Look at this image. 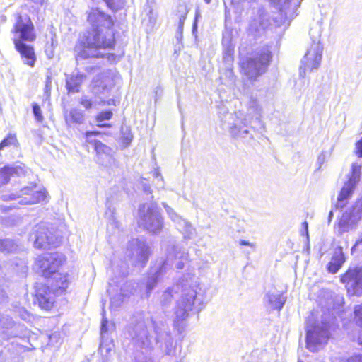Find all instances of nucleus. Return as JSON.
I'll list each match as a JSON object with an SVG mask.
<instances>
[{
    "label": "nucleus",
    "mask_w": 362,
    "mask_h": 362,
    "mask_svg": "<svg viewBox=\"0 0 362 362\" xmlns=\"http://www.w3.org/2000/svg\"><path fill=\"white\" fill-rule=\"evenodd\" d=\"M87 20L93 30L78 40L74 47L76 60L105 57V55L110 59L112 54L103 53L101 50L112 49L115 45L112 18L98 8H92L88 12Z\"/></svg>",
    "instance_id": "obj_1"
},
{
    "label": "nucleus",
    "mask_w": 362,
    "mask_h": 362,
    "mask_svg": "<svg viewBox=\"0 0 362 362\" xmlns=\"http://www.w3.org/2000/svg\"><path fill=\"white\" fill-rule=\"evenodd\" d=\"M64 261V256L59 252L43 254L35 261L36 272L47 279L46 284L56 295L64 293L68 286L66 276L58 272Z\"/></svg>",
    "instance_id": "obj_2"
},
{
    "label": "nucleus",
    "mask_w": 362,
    "mask_h": 362,
    "mask_svg": "<svg viewBox=\"0 0 362 362\" xmlns=\"http://www.w3.org/2000/svg\"><path fill=\"white\" fill-rule=\"evenodd\" d=\"M188 253L179 245L170 243L166 248V259H158L146 281V293L148 295L156 284L163 281L167 273L175 264L177 269H182L188 262Z\"/></svg>",
    "instance_id": "obj_3"
},
{
    "label": "nucleus",
    "mask_w": 362,
    "mask_h": 362,
    "mask_svg": "<svg viewBox=\"0 0 362 362\" xmlns=\"http://www.w3.org/2000/svg\"><path fill=\"white\" fill-rule=\"evenodd\" d=\"M37 180V175L33 172L32 175L22 174L19 177V182L28 185L18 192L2 194V200H18L21 205H32L44 201L46 199V192L39 187Z\"/></svg>",
    "instance_id": "obj_4"
},
{
    "label": "nucleus",
    "mask_w": 362,
    "mask_h": 362,
    "mask_svg": "<svg viewBox=\"0 0 362 362\" xmlns=\"http://www.w3.org/2000/svg\"><path fill=\"white\" fill-rule=\"evenodd\" d=\"M303 0H273V33L281 38L298 15Z\"/></svg>",
    "instance_id": "obj_5"
},
{
    "label": "nucleus",
    "mask_w": 362,
    "mask_h": 362,
    "mask_svg": "<svg viewBox=\"0 0 362 362\" xmlns=\"http://www.w3.org/2000/svg\"><path fill=\"white\" fill-rule=\"evenodd\" d=\"M323 47L317 37L313 39L311 44L307 48L305 54L300 60L299 66V81H296L294 87L301 90L308 85L305 76L307 71L317 70L321 64L322 59Z\"/></svg>",
    "instance_id": "obj_6"
},
{
    "label": "nucleus",
    "mask_w": 362,
    "mask_h": 362,
    "mask_svg": "<svg viewBox=\"0 0 362 362\" xmlns=\"http://www.w3.org/2000/svg\"><path fill=\"white\" fill-rule=\"evenodd\" d=\"M138 223L151 233L161 231L163 221L156 204L146 203L139 206Z\"/></svg>",
    "instance_id": "obj_7"
},
{
    "label": "nucleus",
    "mask_w": 362,
    "mask_h": 362,
    "mask_svg": "<svg viewBox=\"0 0 362 362\" xmlns=\"http://www.w3.org/2000/svg\"><path fill=\"white\" fill-rule=\"evenodd\" d=\"M13 43L33 42L36 38L34 25L26 13L13 14V25L11 29Z\"/></svg>",
    "instance_id": "obj_8"
},
{
    "label": "nucleus",
    "mask_w": 362,
    "mask_h": 362,
    "mask_svg": "<svg viewBox=\"0 0 362 362\" xmlns=\"http://www.w3.org/2000/svg\"><path fill=\"white\" fill-rule=\"evenodd\" d=\"M271 47H263L255 58L247 59L241 64L242 71L250 79H255L267 69L271 57Z\"/></svg>",
    "instance_id": "obj_9"
},
{
    "label": "nucleus",
    "mask_w": 362,
    "mask_h": 362,
    "mask_svg": "<svg viewBox=\"0 0 362 362\" xmlns=\"http://www.w3.org/2000/svg\"><path fill=\"white\" fill-rule=\"evenodd\" d=\"M197 296V291L193 288H185L182 291L180 298L177 302L175 310L174 326L179 332L185 328L184 322L188 317L189 312L193 309Z\"/></svg>",
    "instance_id": "obj_10"
},
{
    "label": "nucleus",
    "mask_w": 362,
    "mask_h": 362,
    "mask_svg": "<svg viewBox=\"0 0 362 362\" xmlns=\"http://www.w3.org/2000/svg\"><path fill=\"white\" fill-rule=\"evenodd\" d=\"M30 238L33 240L35 247L45 250L49 247H57L61 243L60 238L44 223L35 226Z\"/></svg>",
    "instance_id": "obj_11"
},
{
    "label": "nucleus",
    "mask_w": 362,
    "mask_h": 362,
    "mask_svg": "<svg viewBox=\"0 0 362 362\" xmlns=\"http://www.w3.org/2000/svg\"><path fill=\"white\" fill-rule=\"evenodd\" d=\"M120 80L119 75L112 70H106L97 75L92 82V90L95 95L107 96Z\"/></svg>",
    "instance_id": "obj_12"
},
{
    "label": "nucleus",
    "mask_w": 362,
    "mask_h": 362,
    "mask_svg": "<svg viewBox=\"0 0 362 362\" xmlns=\"http://www.w3.org/2000/svg\"><path fill=\"white\" fill-rule=\"evenodd\" d=\"M361 165L354 163L350 173L346 175L347 181L344 183L337 198L336 206L343 208L347 203L361 178Z\"/></svg>",
    "instance_id": "obj_13"
},
{
    "label": "nucleus",
    "mask_w": 362,
    "mask_h": 362,
    "mask_svg": "<svg viewBox=\"0 0 362 362\" xmlns=\"http://www.w3.org/2000/svg\"><path fill=\"white\" fill-rule=\"evenodd\" d=\"M362 218V197L357 200L354 206L347 209L341 216L338 223L340 234L347 233L356 228Z\"/></svg>",
    "instance_id": "obj_14"
},
{
    "label": "nucleus",
    "mask_w": 362,
    "mask_h": 362,
    "mask_svg": "<svg viewBox=\"0 0 362 362\" xmlns=\"http://www.w3.org/2000/svg\"><path fill=\"white\" fill-rule=\"evenodd\" d=\"M329 333L327 325H317L308 327L306 336L307 348L313 351H317L327 343Z\"/></svg>",
    "instance_id": "obj_15"
},
{
    "label": "nucleus",
    "mask_w": 362,
    "mask_h": 362,
    "mask_svg": "<svg viewBox=\"0 0 362 362\" xmlns=\"http://www.w3.org/2000/svg\"><path fill=\"white\" fill-rule=\"evenodd\" d=\"M169 218L175 223L177 230L183 235L185 240H191L196 235V229L188 221L182 218L167 204L163 203Z\"/></svg>",
    "instance_id": "obj_16"
},
{
    "label": "nucleus",
    "mask_w": 362,
    "mask_h": 362,
    "mask_svg": "<svg viewBox=\"0 0 362 362\" xmlns=\"http://www.w3.org/2000/svg\"><path fill=\"white\" fill-rule=\"evenodd\" d=\"M129 250L131 252V258L135 264L144 267L150 255L149 247L144 240L133 239L129 243Z\"/></svg>",
    "instance_id": "obj_17"
},
{
    "label": "nucleus",
    "mask_w": 362,
    "mask_h": 362,
    "mask_svg": "<svg viewBox=\"0 0 362 362\" xmlns=\"http://www.w3.org/2000/svg\"><path fill=\"white\" fill-rule=\"evenodd\" d=\"M346 284L349 293L355 296L362 295V268L349 270L341 278Z\"/></svg>",
    "instance_id": "obj_18"
},
{
    "label": "nucleus",
    "mask_w": 362,
    "mask_h": 362,
    "mask_svg": "<svg viewBox=\"0 0 362 362\" xmlns=\"http://www.w3.org/2000/svg\"><path fill=\"white\" fill-rule=\"evenodd\" d=\"M35 303H37L42 309L49 310L54 304L56 295L47 284H37Z\"/></svg>",
    "instance_id": "obj_19"
},
{
    "label": "nucleus",
    "mask_w": 362,
    "mask_h": 362,
    "mask_svg": "<svg viewBox=\"0 0 362 362\" xmlns=\"http://www.w3.org/2000/svg\"><path fill=\"white\" fill-rule=\"evenodd\" d=\"M22 174L32 175V170L22 163L15 166L4 167L0 169V187L8 183L11 177H20Z\"/></svg>",
    "instance_id": "obj_20"
},
{
    "label": "nucleus",
    "mask_w": 362,
    "mask_h": 362,
    "mask_svg": "<svg viewBox=\"0 0 362 362\" xmlns=\"http://www.w3.org/2000/svg\"><path fill=\"white\" fill-rule=\"evenodd\" d=\"M228 118L233 121V123L228 122V128L230 134L235 138L247 139L250 134L248 129H245V123H244L237 115L228 114Z\"/></svg>",
    "instance_id": "obj_21"
},
{
    "label": "nucleus",
    "mask_w": 362,
    "mask_h": 362,
    "mask_svg": "<svg viewBox=\"0 0 362 362\" xmlns=\"http://www.w3.org/2000/svg\"><path fill=\"white\" fill-rule=\"evenodd\" d=\"M14 45L16 49L20 53L23 63L33 67L36 62L33 47L25 44V42L14 43Z\"/></svg>",
    "instance_id": "obj_22"
},
{
    "label": "nucleus",
    "mask_w": 362,
    "mask_h": 362,
    "mask_svg": "<svg viewBox=\"0 0 362 362\" xmlns=\"http://www.w3.org/2000/svg\"><path fill=\"white\" fill-rule=\"evenodd\" d=\"M345 262V257L341 247H337L333 253L327 269L332 274L337 273Z\"/></svg>",
    "instance_id": "obj_23"
},
{
    "label": "nucleus",
    "mask_w": 362,
    "mask_h": 362,
    "mask_svg": "<svg viewBox=\"0 0 362 362\" xmlns=\"http://www.w3.org/2000/svg\"><path fill=\"white\" fill-rule=\"evenodd\" d=\"M188 8L185 4H180L175 11V15L178 18V25L177 29L176 37L177 39L182 37L183 26L188 13Z\"/></svg>",
    "instance_id": "obj_24"
},
{
    "label": "nucleus",
    "mask_w": 362,
    "mask_h": 362,
    "mask_svg": "<svg viewBox=\"0 0 362 362\" xmlns=\"http://www.w3.org/2000/svg\"><path fill=\"white\" fill-rule=\"evenodd\" d=\"M86 76L83 74L77 73L72 74L66 78V88L70 93H77L79 91V87L85 79Z\"/></svg>",
    "instance_id": "obj_25"
},
{
    "label": "nucleus",
    "mask_w": 362,
    "mask_h": 362,
    "mask_svg": "<svg viewBox=\"0 0 362 362\" xmlns=\"http://www.w3.org/2000/svg\"><path fill=\"white\" fill-rule=\"evenodd\" d=\"M64 118L68 125L71 124H81L84 119V115L82 110L78 108H72L69 112H64Z\"/></svg>",
    "instance_id": "obj_26"
},
{
    "label": "nucleus",
    "mask_w": 362,
    "mask_h": 362,
    "mask_svg": "<svg viewBox=\"0 0 362 362\" xmlns=\"http://www.w3.org/2000/svg\"><path fill=\"white\" fill-rule=\"evenodd\" d=\"M15 327L16 323L10 316L0 314V327L7 331L10 330L7 339L17 336V332L14 330Z\"/></svg>",
    "instance_id": "obj_27"
},
{
    "label": "nucleus",
    "mask_w": 362,
    "mask_h": 362,
    "mask_svg": "<svg viewBox=\"0 0 362 362\" xmlns=\"http://www.w3.org/2000/svg\"><path fill=\"white\" fill-rule=\"evenodd\" d=\"M114 347L112 340L102 339L99 351L102 356V362H109Z\"/></svg>",
    "instance_id": "obj_28"
},
{
    "label": "nucleus",
    "mask_w": 362,
    "mask_h": 362,
    "mask_svg": "<svg viewBox=\"0 0 362 362\" xmlns=\"http://www.w3.org/2000/svg\"><path fill=\"white\" fill-rule=\"evenodd\" d=\"M17 243L10 238H0V252L4 254H11L17 252Z\"/></svg>",
    "instance_id": "obj_29"
},
{
    "label": "nucleus",
    "mask_w": 362,
    "mask_h": 362,
    "mask_svg": "<svg viewBox=\"0 0 362 362\" xmlns=\"http://www.w3.org/2000/svg\"><path fill=\"white\" fill-rule=\"evenodd\" d=\"M57 44L56 35H54L51 37L50 42H47L45 48V52L48 59H51L54 57V49L57 46Z\"/></svg>",
    "instance_id": "obj_30"
},
{
    "label": "nucleus",
    "mask_w": 362,
    "mask_h": 362,
    "mask_svg": "<svg viewBox=\"0 0 362 362\" xmlns=\"http://www.w3.org/2000/svg\"><path fill=\"white\" fill-rule=\"evenodd\" d=\"M107 6L113 11L122 9L125 5L124 0H103Z\"/></svg>",
    "instance_id": "obj_31"
},
{
    "label": "nucleus",
    "mask_w": 362,
    "mask_h": 362,
    "mask_svg": "<svg viewBox=\"0 0 362 362\" xmlns=\"http://www.w3.org/2000/svg\"><path fill=\"white\" fill-rule=\"evenodd\" d=\"M222 44L225 47V52L228 55H231L233 51V47L231 45V37L229 33H224L223 35Z\"/></svg>",
    "instance_id": "obj_32"
},
{
    "label": "nucleus",
    "mask_w": 362,
    "mask_h": 362,
    "mask_svg": "<svg viewBox=\"0 0 362 362\" xmlns=\"http://www.w3.org/2000/svg\"><path fill=\"white\" fill-rule=\"evenodd\" d=\"M94 148L98 156H102L103 154L109 155L110 153V148L100 141H95Z\"/></svg>",
    "instance_id": "obj_33"
},
{
    "label": "nucleus",
    "mask_w": 362,
    "mask_h": 362,
    "mask_svg": "<svg viewBox=\"0 0 362 362\" xmlns=\"http://www.w3.org/2000/svg\"><path fill=\"white\" fill-rule=\"evenodd\" d=\"M173 298V289L168 288L161 296L160 303L163 306H167Z\"/></svg>",
    "instance_id": "obj_34"
},
{
    "label": "nucleus",
    "mask_w": 362,
    "mask_h": 362,
    "mask_svg": "<svg viewBox=\"0 0 362 362\" xmlns=\"http://www.w3.org/2000/svg\"><path fill=\"white\" fill-rule=\"evenodd\" d=\"M274 298L275 299L273 300V309H281L286 302V297L281 293L276 295Z\"/></svg>",
    "instance_id": "obj_35"
},
{
    "label": "nucleus",
    "mask_w": 362,
    "mask_h": 362,
    "mask_svg": "<svg viewBox=\"0 0 362 362\" xmlns=\"http://www.w3.org/2000/svg\"><path fill=\"white\" fill-rule=\"evenodd\" d=\"M122 143L126 146H128L133 139V135L131 132L130 129L129 127L122 128Z\"/></svg>",
    "instance_id": "obj_36"
},
{
    "label": "nucleus",
    "mask_w": 362,
    "mask_h": 362,
    "mask_svg": "<svg viewBox=\"0 0 362 362\" xmlns=\"http://www.w3.org/2000/svg\"><path fill=\"white\" fill-rule=\"evenodd\" d=\"M354 313L356 324L362 327V303L355 306Z\"/></svg>",
    "instance_id": "obj_37"
},
{
    "label": "nucleus",
    "mask_w": 362,
    "mask_h": 362,
    "mask_svg": "<svg viewBox=\"0 0 362 362\" xmlns=\"http://www.w3.org/2000/svg\"><path fill=\"white\" fill-rule=\"evenodd\" d=\"M332 362H362V354L354 355L348 359L341 357H334L332 358Z\"/></svg>",
    "instance_id": "obj_38"
},
{
    "label": "nucleus",
    "mask_w": 362,
    "mask_h": 362,
    "mask_svg": "<svg viewBox=\"0 0 362 362\" xmlns=\"http://www.w3.org/2000/svg\"><path fill=\"white\" fill-rule=\"evenodd\" d=\"M32 107H33V112L35 120L37 122H40V123L42 122L44 120V117L42 115V112L41 108L39 106V105L37 103H33L32 105Z\"/></svg>",
    "instance_id": "obj_39"
},
{
    "label": "nucleus",
    "mask_w": 362,
    "mask_h": 362,
    "mask_svg": "<svg viewBox=\"0 0 362 362\" xmlns=\"http://www.w3.org/2000/svg\"><path fill=\"white\" fill-rule=\"evenodd\" d=\"M112 117V112L110 110L103 111L97 115L96 120L98 122H102L105 120L110 119Z\"/></svg>",
    "instance_id": "obj_40"
},
{
    "label": "nucleus",
    "mask_w": 362,
    "mask_h": 362,
    "mask_svg": "<svg viewBox=\"0 0 362 362\" xmlns=\"http://www.w3.org/2000/svg\"><path fill=\"white\" fill-rule=\"evenodd\" d=\"M16 141V139L13 136H8L6 137L0 143V151L2 150L6 146H8L9 145L15 144Z\"/></svg>",
    "instance_id": "obj_41"
},
{
    "label": "nucleus",
    "mask_w": 362,
    "mask_h": 362,
    "mask_svg": "<svg viewBox=\"0 0 362 362\" xmlns=\"http://www.w3.org/2000/svg\"><path fill=\"white\" fill-rule=\"evenodd\" d=\"M354 152L358 158H362V136L356 142Z\"/></svg>",
    "instance_id": "obj_42"
},
{
    "label": "nucleus",
    "mask_w": 362,
    "mask_h": 362,
    "mask_svg": "<svg viewBox=\"0 0 362 362\" xmlns=\"http://www.w3.org/2000/svg\"><path fill=\"white\" fill-rule=\"evenodd\" d=\"M122 300L120 296L117 297H113L110 298V308H117L120 304L122 303Z\"/></svg>",
    "instance_id": "obj_43"
},
{
    "label": "nucleus",
    "mask_w": 362,
    "mask_h": 362,
    "mask_svg": "<svg viewBox=\"0 0 362 362\" xmlns=\"http://www.w3.org/2000/svg\"><path fill=\"white\" fill-rule=\"evenodd\" d=\"M80 103L86 109L89 110L93 106V103L86 96H83L81 98Z\"/></svg>",
    "instance_id": "obj_44"
},
{
    "label": "nucleus",
    "mask_w": 362,
    "mask_h": 362,
    "mask_svg": "<svg viewBox=\"0 0 362 362\" xmlns=\"http://www.w3.org/2000/svg\"><path fill=\"white\" fill-rule=\"evenodd\" d=\"M107 322H108L107 320L103 317V320H102V323H101V338H102V339H105V334L107 332Z\"/></svg>",
    "instance_id": "obj_45"
},
{
    "label": "nucleus",
    "mask_w": 362,
    "mask_h": 362,
    "mask_svg": "<svg viewBox=\"0 0 362 362\" xmlns=\"http://www.w3.org/2000/svg\"><path fill=\"white\" fill-rule=\"evenodd\" d=\"M263 301L267 310H269L272 306V295H270L269 293H267L264 297Z\"/></svg>",
    "instance_id": "obj_46"
},
{
    "label": "nucleus",
    "mask_w": 362,
    "mask_h": 362,
    "mask_svg": "<svg viewBox=\"0 0 362 362\" xmlns=\"http://www.w3.org/2000/svg\"><path fill=\"white\" fill-rule=\"evenodd\" d=\"M300 233L302 235H305L307 238H308V223L307 221L302 223Z\"/></svg>",
    "instance_id": "obj_47"
},
{
    "label": "nucleus",
    "mask_w": 362,
    "mask_h": 362,
    "mask_svg": "<svg viewBox=\"0 0 362 362\" xmlns=\"http://www.w3.org/2000/svg\"><path fill=\"white\" fill-rule=\"evenodd\" d=\"M153 176L157 179L156 184L158 185V187H163V178L160 177V173L158 170H156L153 173Z\"/></svg>",
    "instance_id": "obj_48"
},
{
    "label": "nucleus",
    "mask_w": 362,
    "mask_h": 362,
    "mask_svg": "<svg viewBox=\"0 0 362 362\" xmlns=\"http://www.w3.org/2000/svg\"><path fill=\"white\" fill-rule=\"evenodd\" d=\"M360 246H362V232L359 233L357 240L356 241L355 244L351 248V252H353L354 250L356 249V247Z\"/></svg>",
    "instance_id": "obj_49"
},
{
    "label": "nucleus",
    "mask_w": 362,
    "mask_h": 362,
    "mask_svg": "<svg viewBox=\"0 0 362 362\" xmlns=\"http://www.w3.org/2000/svg\"><path fill=\"white\" fill-rule=\"evenodd\" d=\"M6 298V292L0 288V302H4Z\"/></svg>",
    "instance_id": "obj_50"
},
{
    "label": "nucleus",
    "mask_w": 362,
    "mask_h": 362,
    "mask_svg": "<svg viewBox=\"0 0 362 362\" xmlns=\"http://www.w3.org/2000/svg\"><path fill=\"white\" fill-rule=\"evenodd\" d=\"M240 244L241 245H247V246H250L251 247H255V245L253 243H250L248 241L243 240L240 241Z\"/></svg>",
    "instance_id": "obj_51"
},
{
    "label": "nucleus",
    "mask_w": 362,
    "mask_h": 362,
    "mask_svg": "<svg viewBox=\"0 0 362 362\" xmlns=\"http://www.w3.org/2000/svg\"><path fill=\"white\" fill-rule=\"evenodd\" d=\"M142 186H143V190H144L145 192L148 193V192H151V191H150L151 187H150V185H148V184H146V183H144V184H143V185H142Z\"/></svg>",
    "instance_id": "obj_52"
},
{
    "label": "nucleus",
    "mask_w": 362,
    "mask_h": 362,
    "mask_svg": "<svg viewBox=\"0 0 362 362\" xmlns=\"http://www.w3.org/2000/svg\"><path fill=\"white\" fill-rule=\"evenodd\" d=\"M32 1H33L35 4H39V5H42L45 0H31Z\"/></svg>",
    "instance_id": "obj_53"
},
{
    "label": "nucleus",
    "mask_w": 362,
    "mask_h": 362,
    "mask_svg": "<svg viewBox=\"0 0 362 362\" xmlns=\"http://www.w3.org/2000/svg\"><path fill=\"white\" fill-rule=\"evenodd\" d=\"M98 126L100 127H111V125L109 124H99Z\"/></svg>",
    "instance_id": "obj_54"
},
{
    "label": "nucleus",
    "mask_w": 362,
    "mask_h": 362,
    "mask_svg": "<svg viewBox=\"0 0 362 362\" xmlns=\"http://www.w3.org/2000/svg\"><path fill=\"white\" fill-rule=\"evenodd\" d=\"M333 216V212L331 211L329 214V221L330 222Z\"/></svg>",
    "instance_id": "obj_55"
},
{
    "label": "nucleus",
    "mask_w": 362,
    "mask_h": 362,
    "mask_svg": "<svg viewBox=\"0 0 362 362\" xmlns=\"http://www.w3.org/2000/svg\"><path fill=\"white\" fill-rule=\"evenodd\" d=\"M49 83H51L50 79H49V78H47V82H46V88H47L49 87Z\"/></svg>",
    "instance_id": "obj_56"
},
{
    "label": "nucleus",
    "mask_w": 362,
    "mask_h": 362,
    "mask_svg": "<svg viewBox=\"0 0 362 362\" xmlns=\"http://www.w3.org/2000/svg\"><path fill=\"white\" fill-rule=\"evenodd\" d=\"M98 134L96 132H88L87 135H93Z\"/></svg>",
    "instance_id": "obj_57"
},
{
    "label": "nucleus",
    "mask_w": 362,
    "mask_h": 362,
    "mask_svg": "<svg viewBox=\"0 0 362 362\" xmlns=\"http://www.w3.org/2000/svg\"><path fill=\"white\" fill-rule=\"evenodd\" d=\"M204 1L207 4H209L211 1V0H204Z\"/></svg>",
    "instance_id": "obj_58"
}]
</instances>
